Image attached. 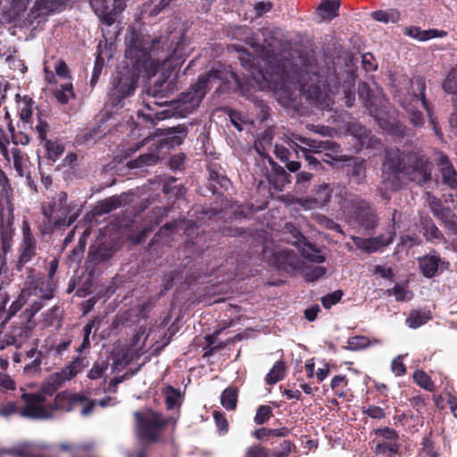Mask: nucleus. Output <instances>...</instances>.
Listing matches in <instances>:
<instances>
[{"instance_id": "nucleus-52", "label": "nucleus", "mask_w": 457, "mask_h": 457, "mask_svg": "<svg viewBox=\"0 0 457 457\" xmlns=\"http://www.w3.org/2000/svg\"><path fill=\"white\" fill-rule=\"evenodd\" d=\"M348 384V379L345 375H337L335 376L330 382V387L334 391L335 395L338 397H345L346 396V386Z\"/></svg>"}, {"instance_id": "nucleus-23", "label": "nucleus", "mask_w": 457, "mask_h": 457, "mask_svg": "<svg viewBox=\"0 0 457 457\" xmlns=\"http://www.w3.org/2000/svg\"><path fill=\"white\" fill-rule=\"evenodd\" d=\"M420 273L428 278H433L437 272L441 258L436 250L418 257L417 259Z\"/></svg>"}, {"instance_id": "nucleus-27", "label": "nucleus", "mask_w": 457, "mask_h": 457, "mask_svg": "<svg viewBox=\"0 0 457 457\" xmlns=\"http://www.w3.org/2000/svg\"><path fill=\"white\" fill-rule=\"evenodd\" d=\"M44 353L37 349V345L32 346L25 352L23 356L24 361L28 362L24 366V372L26 374H36L41 370L42 360Z\"/></svg>"}, {"instance_id": "nucleus-12", "label": "nucleus", "mask_w": 457, "mask_h": 457, "mask_svg": "<svg viewBox=\"0 0 457 457\" xmlns=\"http://www.w3.org/2000/svg\"><path fill=\"white\" fill-rule=\"evenodd\" d=\"M187 46L188 43L184 31L173 35L170 46V54L165 58L164 63H167L172 69L179 67L186 60Z\"/></svg>"}, {"instance_id": "nucleus-3", "label": "nucleus", "mask_w": 457, "mask_h": 457, "mask_svg": "<svg viewBox=\"0 0 457 457\" xmlns=\"http://www.w3.org/2000/svg\"><path fill=\"white\" fill-rule=\"evenodd\" d=\"M434 163L420 151L392 149L386 153L382 169V184L396 192L404 186V179L423 186L432 179Z\"/></svg>"}, {"instance_id": "nucleus-48", "label": "nucleus", "mask_w": 457, "mask_h": 457, "mask_svg": "<svg viewBox=\"0 0 457 457\" xmlns=\"http://www.w3.org/2000/svg\"><path fill=\"white\" fill-rule=\"evenodd\" d=\"M339 6L340 3L338 1L324 0L320 4L318 11L324 18L331 19L337 15Z\"/></svg>"}, {"instance_id": "nucleus-50", "label": "nucleus", "mask_w": 457, "mask_h": 457, "mask_svg": "<svg viewBox=\"0 0 457 457\" xmlns=\"http://www.w3.org/2000/svg\"><path fill=\"white\" fill-rule=\"evenodd\" d=\"M170 208L163 206H155L146 216L147 221L154 228L158 226L170 212Z\"/></svg>"}, {"instance_id": "nucleus-33", "label": "nucleus", "mask_w": 457, "mask_h": 457, "mask_svg": "<svg viewBox=\"0 0 457 457\" xmlns=\"http://www.w3.org/2000/svg\"><path fill=\"white\" fill-rule=\"evenodd\" d=\"M404 34L420 41H426L445 36L446 35V32L438 29L421 30L419 27H410L405 29Z\"/></svg>"}, {"instance_id": "nucleus-36", "label": "nucleus", "mask_w": 457, "mask_h": 457, "mask_svg": "<svg viewBox=\"0 0 457 457\" xmlns=\"http://www.w3.org/2000/svg\"><path fill=\"white\" fill-rule=\"evenodd\" d=\"M420 225L423 229V235L428 241L442 239L444 237L442 232L438 229L430 217L421 216Z\"/></svg>"}, {"instance_id": "nucleus-14", "label": "nucleus", "mask_w": 457, "mask_h": 457, "mask_svg": "<svg viewBox=\"0 0 457 457\" xmlns=\"http://www.w3.org/2000/svg\"><path fill=\"white\" fill-rule=\"evenodd\" d=\"M373 118L377 120L378 124L384 131L396 138H403L408 137L411 131V129H409L402 121L395 118L388 117L385 108L379 111L378 115L373 116Z\"/></svg>"}, {"instance_id": "nucleus-25", "label": "nucleus", "mask_w": 457, "mask_h": 457, "mask_svg": "<svg viewBox=\"0 0 457 457\" xmlns=\"http://www.w3.org/2000/svg\"><path fill=\"white\" fill-rule=\"evenodd\" d=\"M209 171V187L213 195H221L223 192L228 190L231 182L229 179L221 173H219L212 167L208 169Z\"/></svg>"}, {"instance_id": "nucleus-1", "label": "nucleus", "mask_w": 457, "mask_h": 457, "mask_svg": "<svg viewBox=\"0 0 457 457\" xmlns=\"http://www.w3.org/2000/svg\"><path fill=\"white\" fill-rule=\"evenodd\" d=\"M258 56L246 50L239 51L241 65L253 78H260L274 91L288 95L294 90L300 91L311 104L321 106L325 98L324 89L327 79L320 75L317 65L298 67L287 58L272 56L271 51L259 44L254 37L246 40Z\"/></svg>"}, {"instance_id": "nucleus-63", "label": "nucleus", "mask_w": 457, "mask_h": 457, "mask_svg": "<svg viewBox=\"0 0 457 457\" xmlns=\"http://www.w3.org/2000/svg\"><path fill=\"white\" fill-rule=\"evenodd\" d=\"M173 0H151L147 5L149 16L154 17L158 15L162 10H164Z\"/></svg>"}, {"instance_id": "nucleus-29", "label": "nucleus", "mask_w": 457, "mask_h": 457, "mask_svg": "<svg viewBox=\"0 0 457 457\" xmlns=\"http://www.w3.org/2000/svg\"><path fill=\"white\" fill-rule=\"evenodd\" d=\"M127 196L128 195L123 193L120 195H113L104 199L96 206V213L103 215L121 207L126 203Z\"/></svg>"}, {"instance_id": "nucleus-39", "label": "nucleus", "mask_w": 457, "mask_h": 457, "mask_svg": "<svg viewBox=\"0 0 457 457\" xmlns=\"http://www.w3.org/2000/svg\"><path fill=\"white\" fill-rule=\"evenodd\" d=\"M238 390L235 386L227 387L220 395V403L228 411H234L237 408Z\"/></svg>"}, {"instance_id": "nucleus-17", "label": "nucleus", "mask_w": 457, "mask_h": 457, "mask_svg": "<svg viewBox=\"0 0 457 457\" xmlns=\"http://www.w3.org/2000/svg\"><path fill=\"white\" fill-rule=\"evenodd\" d=\"M358 94L372 117L377 116L379 111L386 108L385 100L380 96H374L368 83L361 81L358 84Z\"/></svg>"}, {"instance_id": "nucleus-15", "label": "nucleus", "mask_w": 457, "mask_h": 457, "mask_svg": "<svg viewBox=\"0 0 457 457\" xmlns=\"http://www.w3.org/2000/svg\"><path fill=\"white\" fill-rule=\"evenodd\" d=\"M89 4L99 20L107 26H112L117 14L122 12L117 7L115 0H90Z\"/></svg>"}, {"instance_id": "nucleus-56", "label": "nucleus", "mask_w": 457, "mask_h": 457, "mask_svg": "<svg viewBox=\"0 0 457 457\" xmlns=\"http://www.w3.org/2000/svg\"><path fill=\"white\" fill-rule=\"evenodd\" d=\"M180 392L171 386H168L165 391V403L168 410H173L180 406Z\"/></svg>"}, {"instance_id": "nucleus-13", "label": "nucleus", "mask_w": 457, "mask_h": 457, "mask_svg": "<svg viewBox=\"0 0 457 457\" xmlns=\"http://www.w3.org/2000/svg\"><path fill=\"white\" fill-rule=\"evenodd\" d=\"M25 406L21 410V416L29 419H47L51 417V411L44 405V397L39 395L23 394Z\"/></svg>"}, {"instance_id": "nucleus-40", "label": "nucleus", "mask_w": 457, "mask_h": 457, "mask_svg": "<svg viewBox=\"0 0 457 457\" xmlns=\"http://www.w3.org/2000/svg\"><path fill=\"white\" fill-rule=\"evenodd\" d=\"M442 87L445 92L453 95V107L457 110V71L452 70L443 81Z\"/></svg>"}, {"instance_id": "nucleus-35", "label": "nucleus", "mask_w": 457, "mask_h": 457, "mask_svg": "<svg viewBox=\"0 0 457 457\" xmlns=\"http://www.w3.org/2000/svg\"><path fill=\"white\" fill-rule=\"evenodd\" d=\"M105 135L104 129H102L101 125L94 126L90 129H86L81 130L76 137V141L78 144H87L89 142H96L99 138L103 137Z\"/></svg>"}, {"instance_id": "nucleus-11", "label": "nucleus", "mask_w": 457, "mask_h": 457, "mask_svg": "<svg viewBox=\"0 0 457 457\" xmlns=\"http://www.w3.org/2000/svg\"><path fill=\"white\" fill-rule=\"evenodd\" d=\"M68 195L66 192L62 191L53 198L51 204L55 211V226H71L73 224L78 216L77 204H68Z\"/></svg>"}, {"instance_id": "nucleus-22", "label": "nucleus", "mask_w": 457, "mask_h": 457, "mask_svg": "<svg viewBox=\"0 0 457 457\" xmlns=\"http://www.w3.org/2000/svg\"><path fill=\"white\" fill-rule=\"evenodd\" d=\"M395 97L402 108L405 111L409 122L415 128H422L425 124V117L423 113L419 111L411 100L406 96H402L401 91H397Z\"/></svg>"}, {"instance_id": "nucleus-34", "label": "nucleus", "mask_w": 457, "mask_h": 457, "mask_svg": "<svg viewBox=\"0 0 457 457\" xmlns=\"http://www.w3.org/2000/svg\"><path fill=\"white\" fill-rule=\"evenodd\" d=\"M332 188L329 184L323 183L314 189L312 202L315 207L325 206L331 199Z\"/></svg>"}, {"instance_id": "nucleus-42", "label": "nucleus", "mask_w": 457, "mask_h": 457, "mask_svg": "<svg viewBox=\"0 0 457 457\" xmlns=\"http://www.w3.org/2000/svg\"><path fill=\"white\" fill-rule=\"evenodd\" d=\"M44 142L47 158L52 162H55L64 152L63 144L58 139H46Z\"/></svg>"}, {"instance_id": "nucleus-4", "label": "nucleus", "mask_w": 457, "mask_h": 457, "mask_svg": "<svg viewBox=\"0 0 457 457\" xmlns=\"http://www.w3.org/2000/svg\"><path fill=\"white\" fill-rule=\"evenodd\" d=\"M215 80L223 83L228 82V74L221 70L212 69L204 76L199 78L189 90L183 92L178 100L172 101L169 108L162 111H156L153 113H145L143 111L137 112L138 117H143L146 121L155 124V121L163 120L173 116L186 117L199 106L207 90L212 87Z\"/></svg>"}, {"instance_id": "nucleus-51", "label": "nucleus", "mask_w": 457, "mask_h": 457, "mask_svg": "<svg viewBox=\"0 0 457 457\" xmlns=\"http://www.w3.org/2000/svg\"><path fill=\"white\" fill-rule=\"evenodd\" d=\"M187 136V128L186 126H178L172 128L168 133L167 140L171 146L180 145Z\"/></svg>"}, {"instance_id": "nucleus-6", "label": "nucleus", "mask_w": 457, "mask_h": 457, "mask_svg": "<svg viewBox=\"0 0 457 457\" xmlns=\"http://www.w3.org/2000/svg\"><path fill=\"white\" fill-rule=\"evenodd\" d=\"M301 141L304 143L309 148H302L301 151L306 162L305 168L310 171H319L324 170L323 162L331 165L330 159H325L322 155L323 151H332L335 154L341 152L340 145L330 140L317 141L311 138H302Z\"/></svg>"}, {"instance_id": "nucleus-32", "label": "nucleus", "mask_w": 457, "mask_h": 457, "mask_svg": "<svg viewBox=\"0 0 457 457\" xmlns=\"http://www.w3.org/2000/svg\"><path fill=\"white\" fill-rule=\"evenodd\" d=\"M432 319L430 311L426 310H411L406 318V324L409 328L416 329L426 324Z\"/></svg>"}, {"instance_id": "nucleus-64", "label": "nucleus", "mask_w": 457, "mask_h": 457, "mask_svg": "<svg viewBox=\"0 0 457 457\" xmlns=\"http://www.w3.org/2000/svg\"><path fill=\"white\" fill-rule=\"evenodd\" d=\"M35 288L39 290L42 299L48 300L53 297L54 289L49 280L41 278L40 281H36Z\"/></svg>"}, {"instance_id": "nucleus-55", "label": "nucleus", "mask_w": 457, "mask_h": 457, "mask_svg": "<svg viewBox=\"0 0 457 457\" xmlns=\"http://www.w3.org/2000/svg\"><path fill=\"white\" fill-rule=\"evenodd\" d=\"M108 367L109 361L107 359L96 361L87 373V378L93 380L102 378L104 372L108 370Z\"/></svg>"}, {"instance_id": "nucleus-45", "label": "nucleus", "mask_w": 457, "mask_h": 457, "mask_svg": "<svg viewBox=\"0 0 457 457\" xmlns=\"http://www.w3.org/2000/svg\"><path fill=\"white\" fill-rule=\"evenodd\" d=\"M295 445L289 439L283 438L278 445L270 449V457H288Z\"/></svg>"}, {"instance_id": "nucleus-59", "label": "nucleus", "mask_w": 457, "mask_h": 457, "mask_svg": "<svg viewBox=\"0 0 457 457\" xmlns=\"http://www.w3.org/2000/svg\"><path fill=\"white\" fill-rule=\"evenodd\" d=\"M267 161L271 167L272 172L278 177V180L281 186L290 182V176L282 166L274 162V160L270 155H267Z\"/></svg>"}, {"instance_id": "nucleus-61", "label": "nucleus", "mask_w": 457, "mask_h": 457, "mask_svg": "<svg viewBox=\"0 0 457 457\" xmlns=\"http://www.w3.org/2000/svg\"><path fill=\"white\" fill-rule=\"evenodd\" d=\"M273 416L272 409L269 405H260L253 418L257 425H263Z\"/></svg>"}, {"instance_id": "nucleus-26", "label": "nucleus", "mask_w": 457, "mask_h": 457, "mask_svg": "<svg viewBox=\"0 0 457 457\" xmlns=\"http://www.w3.org/2000/svg\"><path fill=\"white\" fill-rule=\"evenodd\" d=\"M115 253V249L112 245L100 244L98 245H91L88 251V262L93 265H97L111 259Z\"/></svg>"}, {"instance_id": "nucleus-30", "label": "nucleus", "mask_w": 457, "mask_h": 457, "mask_svg": "<svg viewBox=\"0 0 457 457\" xmlns=\"http://www.w3.org/2000/svg\"><path fill=\"white\" fill-rule=\"evenodd\" d=\"M37 254V241L22 242L20 247V255L16 264L18 270H21L22 267L30 262Z\"/></svg>"}, {"instance_id": "nucleus-43", "label": "nucleus", "mask_w": 457, "mask_h": 457, "mask_svg": "<svg viewBox=\"0 0 457 457\" xmlns=\"http://www.w3.org/2000/svg\"><path fill=\"white\" fill-rule=\"evenodd\" d=\"M348 175L357 184L361 183L366 178L365 161H355L352 165H348Z\"/></svg>"}, {"instance_id": "nucleus-49", "label": "nucleus", "mask_w": 457, "mask_h": 457, "mask_svg": "<svg viewBox=\"0 0 457 457\" xmlns=\"http://www.w3.org/2000/svg\"><path fill=\"white\" fill-rule=\"evenodd\" d=\"M159 161V155L156 153H147L140 154L135 160L130 161V168H142L144 166H150L156 164Z\"/></svg>"}, {"instance_id": "nucleus-44", "label": "nucleus", "mask_w": 457, "mask_h": 457, "mask_svg": "<svg viewBox=\"0 0 457 457\" xmlns=\"http://www.w3.org/2000/svg\"><path fill=\"white\" fill-rule=\"evenodd\" d=\"M419 457H439L438 447L431 438V434L422 438Z\"/></svg>"}, {"instance_id": "nucleus-31", "label": "nucleus", "mask_w": 457, "mask_h": 457, "mask_svg": "<svg viewBox=\"0 0 457 457\" xmlns=\"http://www.w3.org/2000/svg\"><path fill=\"white\" fill-rule=\"evenodd\" d=\"M274 154L278 159L285 163L287 169L291 172H296L301 168V162L297 161H290L292 155L291 151L284 145H276Z\"/></svg>"}, {"instance_id": "nucleus-21", "label": "nucleus", "mask_w": 457, "mask_h": 457, "mask_svg": "<svg viewBox=\"0 0 457 457\" xmlns=\"http://www.w3.org/2000/svg\"><path fill=\"white\" fill-rule=\"evenodd\" d=\"M68 0H37L29 13V19H37L53 12H62L65 9Z\"/></svg>"}, {"instance_id": "nucleus-41", "label": "nucleus", "mask_w": 457, "mask_h": 457, "mask_svg": "<svg viewBox=\"0 0 457 457\" xmlns=\"http://www.w3.org/2000/svg\"><path fill=\"white\" fill-rule=\"evenodd\" d=\"M286 364L283 361L275 362L270 372L267 374L265 381L268 385H274L282 380L286 375Z\"/></svg>"}, {"instance_id": "nucleus-19", "label": "nucleus", "mask_w": 457, "mask_h": 457, "mask_svg": "<svg viewBox=\"0 0 457 457\" xmlns=\"http://www.w3.org/2000/svg\"><path fill=\"white\" fill-rule=\"evenodd\" d=\"M86 357L77 356L72 361L67 364L61 371L53 376L54 383L60 386L65 381L75 378L87 365Z\"/></svg>"}, {"instance_id": "nucleus-18", "label": "nucleus", "mask_w": 457, "mask_h": 457, "mask_svg": "<svg viewBox=\"0 0 457 457\" xmlns=\"http://www.w3.org/2000/svg\"><path fill=\"white\" fill-rule=\"evenodd\" d=\"M291 433V429L287 427L278 428H270L267 427H261L252 432V436L263 444L269 445L271 447L278 444L279 438H285Z\"/></svg>"}, {"instance_id": "nucleus-2", "label": "nucleus", "mask_w": 457, "mask_h": 457, "mask_svg": "<svg viewBox=\"0 0 457 457\" xmlns=\"http://www.w3.org/2000/svg\"><path fill=\"white\" fill-rule=\"evenodd\" d=\"M126 40L125 57L130 60L131 68L119 71L113 76L107 94L106 110L100 117L101 124L107 122L113 113L123 108L125 99L134 94L140 72L152 65L150 51L160 41L154 38L150 43L135 31Z\"/></svg>"}, {"instance_id": "nucleus-28", "label": "nucleus", "mask_w": 457, "mask_h": 457, "mask_svg": "<svg viewBox=\"0 0 457 457\" xmlns=\"http://www.w3.org/2000/svg\"><path fill=\"white\" fill-rule=\"evenodd\" d=\"M348 130L351 135L356 137L361 146L371 147L374 145L375 138L372 136L371 130L368 129L365 126L361 125L359 122L352 123Z\"/></svg>"}, {"instance_id": "nucleus-57", "label": "nucleus", "mask_w": 457, "mask_h": 457, "mask_svg": "<svg viewBox=\"0 0 457 457\" xmlns=\"http://www.w3.org/2000/svg\"><path fill=\"white\" fill-rule=\"evenodd\" d=\"M57 101L62 104H66L71 98H75L73 87L71 82L62 84L60 89L54 92Z\"/></svg>"}, {"instance_id": "nucleus-46", "label": "nucleus", "mask_w": 457, "mask_h": 457, "mask_svg": "<svg viewBox=\"0 0 457 457\" xmlns=\"http://www.w3.org/2000/svg\"><path fill=\"white\" fill-rule=\"evenodd\" d=\"M399 447L400 445L397 442L378 441L375 451L378 455L392 457L398 453Z\"/></svg>"}, {"instance_id": "nucleus-47", "label": "nucleus", "mask_w": 457, "mask_h": 457, "mask_svg": "<svg viewBox=\"0 0 457 457\" xmlns=\"http://www.w3.org/2000/svg\"><path fill=\"white\" fill-rule=\"evenodd\" d=\"M351 239L358 249L367 253H372L378 251L377 248L378 243L376 239H373V237L362 238L357 236H351Z\"/></svg>"}, {"instance_id": "nucleus-62", "label": "nucleus", "mask_w": 457, "mask_h": 457, "mask_svg": "<svg viewBox=\"0 0 457 457\" xmlns=\"http://www.w3.org/2000/svg\"><path fill=\"white\" fill-rule=\"evenodd\" d=\"M369 345V337L365 336H355L348 338L346 348L351 351H357L368 347Z\"/></svg>"}, {"instance_id": "nucleus-7", "label": "nucleus", "mask_w": 457, "mask_h": 457, "mask_svg": "<svg viewBox=\"0 0 457 457\" xmlns=\"http://www.w3.org/2000/svg\"><path fill=\"white\" fill-rule=\"evenodd\" d=\"M135 417L140 437L149 442L158 441L160 434L168 424L162 414L156 411L145 415L137 411Z\"/></svg>"}, {"instance_id": "nucleus-8", "label": "nucleus", "mask_w": 457, "mask_h": 457, "mask_svg": "<svg viewBox=\"0 0 457 457\" xmlns=\"http://www.w3.org/2000/svg\"><path fill=\"white\" fill-rule=\"evenodd\" d=\"M263 256L273 267L290 275L295 274L303 266V260L294 250L281 249L270 253L264 249Z\"/></svg>"}, {"instance_id": "nucleus-9", "label": "nucleus", "mask_w": 457, "mask_h": 457, "mask_svg": "<svg viewBox=\"0 0 457 457\" xmlns=\"http://www.w3.org/2000/svg\"><path fill=\"white\" fill-rule=\"evenodd\" d=\"M176 89V82L168 79H157L153 86H150L146 90L149 98L144 101L145 107L150 112L149 113L154 114L155 112H154V105H165L168 101L163 99L169 98Z\"/></svg>"}, {"instance_id": "nucleus-58", "label": "nucleus", "mask_w": 457, "mask_h": 457, "mask_svg": "<svg viewBox=\"0 0 457 457\" xmlns=\"http://www.w3.org/2000/svg\"><path fill=\"white\" fill-rule=\"evenodd\" d=\"M179 227V221L173 220L166 222L158 232L154 234L153 238L151 239V242L149 244V246H153L155 243H158L160 241V237L164 236H170Z\"/></svg>"}, {"instance_id": "nucleus-38", "label": "nucleus", "mask_w": 457, "mask_h": 457, "mask_svg": "<svg viewBox=\"0 0 457 457\" xmlns=\"http://www.w3.org/2000/svg\"><path fill=\"white\" fill-rule=\"evenodd\" d=\"M298 271L303 274L307 282H314L326 274L327 269L322 266L307 265L303 261V266Z\"/></svg>"}, {"instance_id": "nucleus-37", "label": "nucleus", "mask_w": 457, "mask_h": 457, "mask_svg": "<svg viewBox=\"0 0 457 457\" xmlns=\"http://www.w3.org/2000/svg\"><path fill=\"white\" fill-rule=\"evenodd\" d=\"M101 320L97 317L92 319L89 320L84 327H83V340L81 345L77 348V352L79 353H83L86 349H88L90 347V335L92 333L93 329L98 330L100 328Z\"/></svg>"}, {"instance_id": "nucleus-16", "label": "nucleus", "mask_w": 457, "mask_h": 457, "mask_svg": "<svg viewBox=\"0 0 457 457\" xmlns=\"http://www.w3.org/2000/svg\"><path fill=\"white\" fill-rule=\"evenodd\" d=\"M409 85L410 91H408L407 94L402 93V96H406L412 103L420 101L421 106L427 113H429L431 112L432 105L426 97V79L420 75L413 76L409 80Z\"/></svg>"}, {"instance_id": "nucleus-20", "label": "nucleus", "mask_w": 457, "mask_h": 457, "mask_svg": "<svg viewBox=\"0 0 457 457\" xmlns=\"http://www.w3.org/2000/svg\"><path fill=\"white\" fill-rule=\"evenodd\" d=\"M88 401L87 397L80 394H70L67 391L58 393L53 403L51 404V411H70L73 406L78 403H84Z\"/></svg>"}, {"instance_id": "nucleus-54", "label": "nucleus", "mask_w": 457, "mask_h": 457, "mask_svg": "<svg viewBox=\"0 0 457 457\" xmlns=\"http://www.w3.org/2000/svg\"><path fill=\"white\" fill-rule=\"evenodd\" d=\"M12 154L13 158V167L19 176L24 177L26 175V162L23 153L19 148H12Z\"/></svg>"}, {"instance_id": "nucleus-5", "label": "nucleus", "mask_w": 457, "mask_h": 457, "mask_svg": "<svg viewBox=\"0 0 457 457\" xmlns=\"http://www.w3.org/2000/svg\"><path fill=\"white\" fill-rule=\"evenodd\" d=\"M339 204L344 212L366 229L374 228L376 215L368 202L351 192H341Z\"/></svg>"}, {"instance_id": "nucleus-53", "label": "nucleus", "mask_w": 457, "mask_h": 457, "mask_svg": "<svg viewBox=\"0 0 457 457\" xmlns=\"http://www.w3.org/2000/svg\"><path fill=\"white\" fill-rule=\"evenodd\" d=\"M413 380L416 384H418L420 387L424 388L428 392L435 391V384L431 378L421 370H418L413 373Z\"/></svg>"}, {"instance_id": "nucleus-60", "label": "nucleus", "mask_w": 457, "mask_h": 457, "mask_svg": "<svg viewBox=\"0 0 457 457\" xmlns=\"http://www.w3.org/2000/svg\"><path fill=\"white\" fill-rule=\"evenodd\" d=\"M243 457H270V448L262 444L249 445Z\"/></svg>"}, {"instance_id": "nucleus-10", "label": "nucleus", "mask_w": 457, "mask_h": 457, "mask_svg": "<svg viewBox=\"0 0 457 457\" xmlns=\"http://www.w3.org/2000/svg\"><path fill=\"white\" fill-rule=\"evenodd\" d=\"M285 230L295 239L294 245L298 247L303 246L300 252L303 259L313 263H322L325 262V257L320 254V251L307 240L305 236L294 223L287 222L285 224Z\"/></svg>"}, {"instance_id": "nucleus-24", "label": "nucleus", "mask_w": 457, "mask_h": 457, "mask_svg": "<svg viewBox=\"0 0 457 457\" xmlns=\"http://www.w3.org/2000/svg\"><path fill=\"white\" fill-rule=\"evenodd\" d=\"M438 165L444 183L452 189H457V171L446 154L443 153L439 154Z\"/></svg>"}]
</instances>
